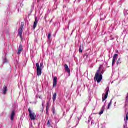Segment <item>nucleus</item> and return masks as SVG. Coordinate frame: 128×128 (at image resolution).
I'll return each mask as SVG.
<instances>
[{"label":"nucleus","mask_w":128,"mask_h":128,"mask_svg":"<svg viewBox=\"0 0 128 128\" xmlns=\"http://www.w3.org/2000/svg\"><path fill=\"white\" fill-rule=\"evenodd\" d=\"M36 66L37 68V76H42V70L44 68V63H40V66L38 63H36Z\"/></svg>","instance_id":"nucleus-1"},{"label":"nucleus","mask_w":128,"mask_h":128,"mask_svg":"<svg viewBox=\"0 0 128 128\" xmlns=\"http://www.w3.org/2000/svg\"><path fill=\"white\" fill-rule=\"evenodd\" d=\"M102 72L100 74V70H98L96 74L94 80L98 84H100L102 80Z\"/></svg>","instance_id":"nucleus-2"},{"label":"nucleus","mask_w":128,"mask_h":128,"mask_svg":"<svg viewBox=\"0 0 128 128\" xmlns=\"http://www.w3.org/2000/svg\"><path fill=\"white\" fill-rule=\"evenodd\" d=\"M106 94H102V102H104L106 98H108V92H110V87H108L106 90Z\"/></svg>","instance_id":"nucleus-3"},{"label":"nucleus","mask_w":128,"mask_h":128,"mask_svg":"<svg viewBox=\"0 0 128 128\" xmlns=\"http://www.w3.org/2000/svg\"><path fill=\"white\" fill-rule=\"evenodd\" d=\"M28 112L31 120H36V114L32 112V110H30V108H28Z\"/></svg>","instance_id":"nucleus-4"},{"label":"nucleus","mask_w":128,"mask_h":128,"mask_svg":"<svg viewBox=\"0 0 128 128\" xmlns=\"http://www.w3.org/2000/svg\"><path fill=\"white\" fill-rule=\"evenodd\" d=\"M24 26V24L22 23L21 28H20L18 30V36H20L22 40H24V38H22V32H24V29H23Z\"/></svg>","instance_id":"nucleus-5"},{"label":"nucleus","mask_w":128,"mask_h":128,"mask_svg":"<svg viewBox=\"0 0 128 128\" xmlns=\"http://www.w3.org/2000/svg\"><path fill=\"white\" fill-rule=\"evenodd\" d=\"M56 84H58V78L55 77L54 79L53 88H56Z\"/></svg>","instance_id":"nucleus-6"},{"label":"nucleus","mask_w":128,"mask_h":128,"mask_svg":"<svg viewBox=\"0 0 128 128\" xmlns=\"http://www.w3.org/2000/svg\"><path fill=\"white\" fill-rule=\"evenodd\" d=\"M23 48L22 45L20 44V46L19 48L18 49V54H22V52L24 50V48Z\"/></svg>","instance_id":"nucleus-7"},{"label":"nucleus","mask_w":128,"mask_h":128,"mask_svg":"<svg viewBox=\"0 0 128 128\" xmlns=\"http://www.w3.org/2000/svg\"><path fill=\"white\" fill-rule=\"evenodd\" d=\"M47 126L48 128H52V120H50L47 124Z\"/></svg>","instance_id":"nucleus-8"},{"label":"nucleus","mask_w":128,"mask_h":128,"mask_svg":"<svg viewBox=\"0 0 128 128\" xmlns=\"http://www.w3.org/2000/svg\"><path fill=\"white\" fill-rule=\"evenodd\" d=\"M118 54H116L113 57L112 66H114V64H116V58H118Z\"/></svg>","instance_id":"nucleus-9"},{"label":"nucleus","mask_w":128,"mask_h":128,"mask_svg":"<svg viewBox=\"0 0 128 128\" xmlns=\"http://www.w3.org/2000/svg\"><path fill=\"white\" fill-rule=\"evenodd\" d=\"M38 18H35V22H34V30H35V28H36L37 26H38Z\"/></svg>","instance_id":"nucleus-10"},{"label":"nucleus","mask_w":128,"mask_h":128,"mask_svg":"<svg viewBox=\"0 0 128 128\" xmlns=\"http://www.w3.org/2000/svg\"><path fill=\"white\" fill-rule=\"evenodd\" d=\"M16 116V113L14 112V111H13L12 113L11 114V116H10V120H14V116Z\"/></svg>","instance_id":"nucleus-11"},{"label":"nucleus","mask_w":128,"mask_h":128,"mask_svg":"<svg viewBox=\"0 0 128 128\" xmlns=\"http://www.w3.org/2000/svg\"><path fill=\"white\" fill-rule=\"evenodd\" d=\"M64 66L66 72H68V74H70V70L68 68V64H65Z\"/></svg>","instance_id":"nucleus-12"},{"label":"nucleus","mask_w":128,"mask_h":128,"mask_svg":"<svg viewBox=\"0 0 128 128\" xmlns=\"http://www.w3.org/2000/svg\"><path fill=\"white\" fill-rule=\"evenodd\" d=\"M105 107H106V106H103L102 107V110H101L100 112L99 113V114L100 116H102V114H104V110H106Z\"/></svg>","instance_id":"nucleus-13"},{"label":"nucleus","mask_w":128,"mask_h":128,"mask_svg":"<svg viewBox=\"0 0 128 128\" xmlns=\"http://www.w3.org/2000/svg\"><path fill=\"white\" fill-rule=\"evenodd\" d=\"M3 94H4L6 95V92H8V87L6 86H4L3 88Z\"/></svg>","instance_id":"nucleus-14"},{"label":"nucleus","mask_w":128,"mask_h":128,"mask_svg":"<svg viewBox=\"0 0 128 128\" xmlns=\"http://www.w3.org/2000/svg\"><path fill=\"white\" fill-rule=\"evenodd\" d=\"M56 96H57L56 92L54 93L53 98H52L54 102H56Z\"/></svg>","instance_id":"nucleus-15"},{"label":"nucleus","mask_w":128,"mask_h":128,"mask_svg":"<svg viewBox=\"0 0 128 128\" xmlns=\"http://www.w3.org/2000/svg\"><path fill=\"white\" fill-rule=\"evenodd\" d=\"M112 100H111L110 102L108 104V110H110V106H112Z\"/></svg>","instance_id":"nucleus-16"},{"label":"nucleus","mask_w":128,"mask_h":128,"mask_svg":"<svg viewBox=\"0 0 128 128\" xmlns=\"http://www.w3.org/2000/svg\"><path fill=\"white\" fill-rule=\"evenodd\" d=\"M126 124H128V113L126 114V119L124 120Z\"/></svg>","instance_id":"nucleus-17"},{"label":"nucleus","mask_w":128,"mask_h":128,"mask_svg":"<svg viewBox=\"0 0 128 128\" xmlns=\"http://www.w3.org/2000/svg\"><path fill=\"white\" fill-rule=\"evenodd\" d=\"M122 64V61H120V58L118 59L117 62V66H118V64Z\"/></svg>","instance_id":"nucleus-18"},{"label":"nucleus","mask_w":128,"mask_h":128,"mask_svg":"<svg viewBox=\"0 0 128 128\" xmlns=\"http://www.w3.org/2000/svg\"><path fill=\"white\" fill-rule=\"evenodd\" d=\"M3 62L4 64H6V62H8V59H6V58H5L4 59Z\"/></svg>","instance_id":"nucleus-19"},{"label":"nucleus","mask_w":128,"mask_h":128,"mask_svg":"<svg viewBox=\"0 0 128 128\" xmlns=\"http://www.w3.org/2000/svg\"><path fill=\"white\" fill-rule=\"evenodd\" d=\"M52 37V33H50L48 35V39L50 40V38Z\"/></svg>","instance_id":"nucleus-20"},{"label":"nucleus","mask_w":128,"mask_h":128,"mask_svg":"<svg viewBox=\"0 0 128 128\" xmlns=\"http://www.w3.org/2000/svg\"><path fill=\"white\" fill-rule=\"evenodd\" d=\"M79 52L82 54V46H80V49H79Z\"/></svg>","instance_id":"nucleus-21"},{"label":"nucleus","mask_w":128,"mask_h":128,"mask_svg":"<svg viewBox=\"0 0 128 128\" xmlns=\"http://www.w3.org/2000/svg\"><path fill=\"white\" fill-rule=\"evenodd\" d=\"M49 106H50V102H48L47 103L46 110H48L50 108Z\"/></svg>","instance_id":"nucleus-22"},{"label":"nucleus","mask_w":128,"mask_h":128,"mask_svg":"<svg viewBox=\"0 0 128 128\" xmlns=\"http://www.w3.org/2000/svg\"><path fill=\"white\" fill-rule=\"evenodd\" d=\"M124 15L125 16H128V10H125V12H124Z\"/></svg>","instance_id":"nucleus-23"},{"label":"nucleus","mask_w":128,"mask_h":128,"mask_svg":"<svg viewBox=\"0 0 128 128\" xmlns=\"http://www.w3.org/2000/svg\"><path fill=\"white\" fill-rule=\"evenodd\" d=\"M52 110H53V114H56V108H53Z\"/></svg>","instance_id":"nucleus-24"},{"label":"nucleus","mask_w":128,"mask_h":128,"mask_svg":"<svg viewBox=\"0 0 128 128\" xmlns=\"http://www.w3.org/2000/svg\"><path fill=\"white\" fill-rule=\"evenodd\" d=\"M92 118H90V116L89 117V118H88V122H90V120H92Z\"/></svg>","instance_id":"nucleus-25"},{"label":"nucleus","mask_w":128,"mask_h":128,"mask_svg":"<svg viewBox=\"0 0 128 128\" xmlns=\"http://www.w3.org/2000/svg\"><path fill=\"white\" fill-rule=\"evenodd\" d=\"M46 114H48V109H46Z\"/></svg>","instance_id":"nucleus-26"},{"label":"nucleus","mask_w":128,"mask_h":128,"mask_svg":"<svg viewBox=\"0 0 128 128\" xmlns=\"http://www.w3.org/2000/svg\"><path fill=\"white\" fill-rule=\"evenodd\" d=\"M44 104H46V102H45V101H44V102H42V106H44Z\"/></svg>","instance_id":"nucleus-27"},{"label":"nucleus","mask_w":128,"mask_h":128,"mask_svg":"<svg viewBox=\"0 0 128 128\" xmlns=\"http://www.w3.org/2000/svg\"><path fill=\"white\" fill-rule=\"evenodd\" d=\"M92 124H94V122L92 121V124H91V125L92 126Z\"/></svg>","instance_id":"nucleus-28"},{"label":"nucleus","mask_w":128,"mask_h":128,"mask_svg":"<svg viewBox=\"0 0 128 128\" xmlns=\"http://www.w3.org/2000/svg\"><path fill=\"white\" fill-rule=\"evenodd\" d=\"M114 40V38H112V39H111V40Z\"/></svg>","instance_id":"nucleus-29"},{"label":"nucleus","mask_w":128,"mask_h":128,"mask_svg":"<svg viewBox=\"0 0 128 128\" xmlns=\"http://www.w3.org/2000/svg\"><path fill=\"white\" fill-rule=\"evenodd\" d=\"M124 128H126V126H124Z\"/></svg>","instance_id":"nucleus-30"},{"label":"nucleus","mask_w":128,"mask_h":128,"mask_svg":"<svg viewBox=\"0 0 128 128\" xmlns=\"http://www.w3.org/2000/svg\"><path fill=\"white\" fill-rule=\"evenodd\" d=\"M88 128H90V127Z\"/></svg>","instance_id":"nucleus-31"}]
</instances>
